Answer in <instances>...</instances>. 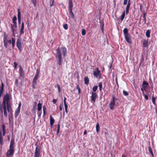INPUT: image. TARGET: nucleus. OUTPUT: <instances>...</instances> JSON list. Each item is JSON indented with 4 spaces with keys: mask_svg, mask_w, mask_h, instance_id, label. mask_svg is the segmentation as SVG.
<instances>
[{
    "mask_svg": "<svg viewBox=\"0 0 157 157\" xmlns=\"http://www.w3.org/2000/svg\"><path fill=\"white\" fill-rule=\"evenodd\" d=\"M12 99L11 95L10 93H6L4 96L2 105L0 106L1 111L2 113L3 111L4 115L7 116V112L11 113L12 110L11 100Z\"/></svg>",
    "mask_w": 157,
    "mask_h": 157,
    "instance_id": "obj_1",
    "label": "nucleus"
},
{
    "mask_svg": "<svg viewBox=\"0 0 157 157\" xmlns=\"http://www.w3.org/2000/svg\"><path fill=\"white\" fill-rule=\"evenodd\" d=\"M57 54L56 57L58 59V63L59 65L62 64V56L63 57L67 53V49L64 47L58 48L56 50Z\"/></svg>",
    "mask_w": 157,
    "mask_h": 157,
    "instance_id": "obj_2",
    "label": "nucleus"
},
{
    "mask_svg": "<svg viewBox=\"0 0 157 157\" xmlns=\"http://www.w3.org/2000/svg\"><path fill=\"white\" fill-rule=\"evenodd\" d=\"M14 140H11L10 142L9 150H8L6 153L7 157H13L14 152Z\"/></svg>",
    "mask_w": 157,
    "mask_h": 157,
    "instance_id": "obj_3",
    "label": "nucleus"
},
{
    "mask_svg": "<svg viewBox=\"0 0 157 157\" xmlns=\"http://www.w3.org/2000/svg\"><path fill=\"white\" fill-rule=\"evenodd\" d=\"M121 103V102L118 99L115 98V97L113 96L110 101L109 107L110 109H113L115 106H118Z\"/></svg>",
    "mask_w": 157,
    "mask_h": 157,
    "instance_id": "obj_4",
    "label": "nucleus"
},
{
    "mask_svg": "<svg viewBox=\"0 0 157 157\" xmlns=\"http://www.w3.org/2000/svg\"><path fill=\"white\" fill-rule=\"evenodd\" d=\"M36 145L35 151V157H39L40 154V147L37 145L36 144H35Z\"/></svg>",
    "mask_w": 157,
    "mask_h": 157,
    "instance_id": "obj_5",
    "label": "nucleus"
},
{
    "mask_svg": "<svg viewBox=\"0 0 157 157\" xmlns=\"http://www.w3.org/2000/svg\"><path fill=\"white\" fill-rule=\"evenodd\" d=\"M21 39L20 37L18 38L17 41V46L19 50L20 51H21Z\"/></svg>",
    "mask_w": 157,
    "mask_h": 157,
    "instance_id": "obj_6",
    "label": "nucleus"
},
{
    "mask_svg": "<svg viewBox=\"0 0 157 157\" xmlns=\"http://www.w3.org/2000/svg\"><path fill=\"white\" fill-rule=\"evenodd\" d=\"M37 110L38 112H37V114L38 116L40 117L42 113L41 111V110L42 109V105L41 103H39L37 105Z\"/></svg>",
    "mask_w": 157,
    "mask_h": 157,
    "instance_id": "obj_7",
    "label": "nucleus"
},
{
    "mask_svg": "<svg viewBox=\"0 0 157 157\" xmlns=\"http://www.w3.org/2000/svg\"><path fill=\"white\" fill-rule=\"evenodd\" d=\"M124 36L127 42L129 44H131L132 40L130 35L129 34H127Z\"/></svg>",
    "mask_w": 157,
    "mask_h": 157,
    "instance_id": "obj_8",
    "label": "nucleus"
},
{
    "mask_svg": "<svg viewBox=\"0 0 157 157\" xmlns=\"http://www.w3.org/2000/svg\"><path fill=\"white\" fill-rule=\"evenodd\" d=\"M91 94L92 95L91 97V100L94 102H95L97 98V94L96 93L93 92H92Z\"/></svg>",
    "mask_w": 157,
    "mask_h": 157,
    "instance_id": "obj_9",
    "label": "nucleus"
},
{
    "mask_svg": "<svg viewBox=\"0 0 157 157\" xmlns=\"http://www.w3.org/2000/svg\"><path fill=\"white\" fill-rule=\"evenodd\" d=\"M142 85V87L144 90H146L149 86L148 83L145 81H143Z\"/></svg>",
    "mask_w": 157,
    "mask_h": 157,
    "instance_id": "obj_10",
    "label": "nucleus"
},
{
    "mask_svg": "<svg viewBox=\"0 0 157 157\" xmlns=\"http://www.w3.org/2000/svg\"><path fill=\"white\" fill-rule=\"evenodd\" d=\"M97 71H94V75L97 78L98 77L99 75H100V71L98 70V68L97 67L96 68Z\"/></svg>",
    "mask_w": 157,
    "mask_h": 157,
    "instance_id": "obj_11",
    "label": "nucleus"
},
{
    "mask_svg": "<svg viewBox=\"0 0 157 157\" xmlns=\"http://www.w3.org/2000/svg\"><path fill=\"white\" fill-rule=\"evenodd\" d=\"M18 11V13H17V17L18 19V24H20L21 21V12L20 9H18L17 10Z\"/></svg>",
    "mask_w": 157,
    "mask_h": 157,
    "instance_id": "obj_12",
    "label": "nucleus"
},
{
    "mask_svg": "<svg viewBox=\"0 0 157 157\" xmlns=\"http://www.w3.org/2000/svg\"><path fill=\"white\" fill-rule=\"evenodd\" d=\"M19 74L21 77H24V73L21 66H20L19 68Z\"/></svg>",
    "mask_w": 157,
    "mask_h": 157,
    "instance_id": "obj_13",
    "label": "nucleus"
},
{
    "mask_svg": "<svg viewBox=\"0 0 157 157\" xmlns=\"http://www.w3.org/2000/svg\"><path fill=\"white\" fill-rule=\"evenodd\" d=\"M54 122V120L53 119V117L52 116L50 115V124L51 126H52Z\"/></svg>",
    "mask_w": 157,
    "mask_h": 157,
    "instance_id": "obj_14",
    "label": "nucleus"
},
{
    "mask_svg": "<svg viewBox=\"0 0 157 157\" xmlns=\"http://www.w3.org/2000/svg\"><path fill=\"white\" fill-rule=\"evenodd\" d=\"M24 24L23 22H22L21 25V29L20 32V34L21 35V34L23 33L24 31H23V29H24Z\"/></svg>",
    "mask_w": 157,
    "mask_h": 157,
    "instance_id": "obj_15",
    "label": "nucleus"
},
{
    "mask_svg": "<svg viewBox=\"0 0 157 157\" xmlns=\"http://www.w3.org/2000/svg\"><path fill=\"white\" fill-rule=\"evenodd\" d=\"M39 71H38V69H37L36 71V74L35 75V76L34 77V78L35 79H36L37 80L38 78H39Z\"/></svg>",
    "mask_w": 157,
    "mask_h": 157,
    "instance_id": "obj_16",
    "label": "nucleus"
},
{
    "mask_svg": "<svg viewBox=\"0 0 157 157\" xmlns=\"http://www.w3.org/2000/svg\"><path fill=\"white\" fill-rule=\"evenodd\" d=\"M7 41L6 40V38H5L3 40V43L4 46L6 48H7L8 47V44Z\"/></svg>",
    "mask_w": 157,
    "mask_h": 157,
    "instance_id": "obj_17",
    "label": "nucleus"
},
{
    "mask_svg": "<svg viewBox=\"0 0 157 157\" xmlns=\"http://www.w3.org/2000/svg\"><path fill=\"white\" fill-rule=\"evenodd\" d=\"M20 109L17 108V109L16 110L15 113V117H17L18 115L20 112Z\"/></svg>",
    "mask_w": 157,
    "mask_h": 157,
    "instance_id": "obj_18",
    "label": "nucleus"
},
{
    "mask_svg": "<svg viewBox=\"0 0 157 157\" xmlns=\"http://www.w3.org/2000/svg\"><path fill=\"white\" fill-rule=\"evenodd\" d=\"M73 4L72 2H69V8L68 10H70L71 9V10H72L73 8Z\"/></svg>",
    "mask_w": 157,
    "mask_h": 157,
    "instance_id": "obj_19",
    "label": "nucleus"
},
{
    "mask_svg": "<svg viewBox=\"0 0 157 157\" xmlns=\"http://www.w3.org/2000/svg\"><path fill=\"white\" fill-rule=\"evenodd\" d=\"M84 83L86 84H88L89 82V79L88 77H85L84 79Z\"/></svg>",
    "mask_w": 157,
    "mask_h": 157,
    "instance_id": "obj_20",
    "label": "nucleus"
},
{
    "mask_svg": "<svg viewBox=\"0 0 157 157\" xmlns=\"http://www.w3.org/2000/svg\"><path fill=\"white\" fill-rule=\"evenodd\" d=\"M102 85L103 82H99L98 84V86L99 88V90L100 91H101L102 90Z\"/></svg>",
    "mask_w": 157,
    "mask_h": 157,
    "instance_id": "obj_21",
    "label": "nucleus"
},
{
    "mask_svg": "<svg viewBox=\"0 0 157 157\" xmlns=\"http://www.w3.org/2000/svg\"><path fill=\"white\" fill-rule=\"evenodd\" d=\"M148 41L146 40H144L143 42L144 47H146L147 46Z\"/></svg>",
    "mask_w": 157,
    "mask_h": 157,
    "instance_id": "obj_22",
    "label": "nucleus"
},
{
    "mask_svg": "<svg viewBox=\"0 0 157 157\" xmlns=\"http://www.w3.org/2000/svg\"><path fill=\"white\" fill-rule=\"evenodd\" d=\"M125 15V11H124L123 12L122 14L121 15V16L120 17V19L121 21H122L123 20V19Z\"/></svg>",
    "mask_w": 157,
    "mask_h": 157,
    "instance_id": "obj_23",
    "label": "nucleus"
},
{
    "mask_svg": "<svg viewBox=\"0 0 157 157\" xmlns=\"http://www.w3.org/2000/svg\"><path fill=\"white\" fill-rule=\"evenodd\" d=\"M123 33L124 34V36L127 34H129L128 33V30L127 28H125L123 30Z\"/></svg>",
    "mask_w": 157,
    "mask_h": 157,
    "instance_id": "obj_24",
    "label": "nucleus"
},
{
    "mask_svg": "<svg viewBox=\"0 0 157 157\" xmlns=\"http://www.w3.org/2000/svg\"><path fill=\"white\" fill-rule=\"evenodd\" d=\"M69 13L70 16L71 17L74 18V13L72 11V10L71 9L70 10H69Z\"/></svg>",
    "mask_w": 157,
    "mask_h": 157,
    "instance_id": "obj_25",
    "label": "nucleus"
},
{
    "mask_svg": "<svg viewBox=\"0 0 157 157\" xmlns=\"http://www.w3.org/2000/svg\"><path fill=\"white\" fill-rule=\"evenodd\" d=\"M148 150L149 153L153 156L154 155L151 147L149 146L148 147Z\"/></svg>",
    "mask_w": 157,
    "mask_h": 157,
    "instance_id": "obj_26",
    "label": "nucleus"
},
{
    "mask_svg": "<svg viewBox=\"0 0 157 157\" xmlns=\"http://www.w3.org/2000/svg\"><path fill=\"white\" fill-rule=\"evenodd\" d=\"M37 83V80L33 78V88H34V86Z\"/></svg>",
    "mask_w": 157,
    "mask_h": 157,
    "instance_id": "obj_27",
    "label": "nucleus"
},
{
    "mask_svg": "<svg viewBox=\"0 0 157 157\" xmlns=\"http://www.w3.org/2000/svg\"><path fill=\"white\" fill-rule=\"evenodd\" d=\"M96 130L98 132L99 131V124L98 123H97L96 125Z\"/></svg>",
    "mask_w": 157,
    "mask_h": 157,
    "instance_id": "obj_28",
    "label": "nucleus"
},
{
    "mask_svg": "<svg viewBox=\"0 0 157 157\" xmlns=\"http://www.w3.org/2000/svg\"><path fill=\"white\" fill-rule=\"evenodd\" d=\"M3 143V138L1 136V132L0 131V144L2 145Z\"/></svg>",
    "mask_w": 157,
    "mask_h": 157,
    "instance_id": "obj_29",
    "label": "nucleus"
},
{
    "mask_svg": "<svg viewBox=\"0 0 157 157\" xmlns=\"http://www.w3.org/2000/svg\"><path fill=\"white\" fill-rule=\"evenodd\" d=\"M146 35L147 37L149 38L150 37V31L149 30L147 31Z\"/></svg>",
    "mask_w": 157,
    "mask_h": 157,
    "instance_id": "obj_30",
    "label": "nucleus"
},
{
    "mask_svg": "<svg viewBox=\"0 0 157 157\" xmlns=\"http://www.w3.org/2000/svg\"><path fill=\"white\" fill-rule=\"evenodd\" d=\"M130 4H131L130 0H128V4L126 8V9H129V8L130 7Z\"/></svg>",
    "mask_w": 157,
    "mask_h": 157,
    "instance_id": "obj_31",
    "label": "nucleus"
},
{
    "mask_svg": "<svg viewBox=\"0 0 157 157\" xmlns=\"http://www.w3.org/2000/svg\"><path fill=\"white\" fill-rule=\"evenodd\" d=\"M12 42L11 43L12 44L13 47L15 45V40L14 38H12Z\"/></svg>",
    "mask_w": 157,
    "mask_h": 157,
    "instance_id": "obj_32",
    "label": "nucleus"
},
{
    "mask_svg": "<svg viewBox=\"0 0 157 157\" xmlns=\"http://www.w3.org/2000/svg\"><path fill=\"white\" fill-rule=\"evenodd\" d=\"M54 0H50V7H51L54 5Z\"/></svg>",
    "mask_w": 157,
    "mask_h": 157,
    "instance_id": "obj_33",
    "label": "nucleus"
},
{
    "mask_svg": "<svg viewBox=\"0 0 157 157\" xmlns=\"http://www.w3.org/2000/svg\"><path fill=\"white\" fill-rule=\"evenodd\" d=\"M155 101V98L153 96H152V102L155 105H156Z\"/></svg>",
    "mask_w": 157,
    "mask_h": 157,
    "instance_id": "obj_34",
    "label": "nucleus"
},
{
    "mask_svg": "<svg viewBox=\"0 0 157 157\" xmlns=\"http://www.w3.org/2000/svg\"><path fill=\"white\" fill-rule=\"evenodd\" d=\"M97 88H98V86H94L93 87V91L94 92H96V91L97 90Z\"/></svg>",
    "mask_w": 157,
    "mask_h": 157,
    "instance_id": "obj_35",
    "label": "nucleus"
},
{
    "mask_svg": "<svg viewBox=\"0 0 157 157\" xmlns=\"http://www.w3.org/2000/svg\"><path fill=\"white\" fill-rule=\"evenodd\" d=\"M123 93L124 96H127L128 95V93L124 90H123Z\"/></svg>",
    "mask_w": 157,
    "mask_h": 157,
    "instance_id": "obj_36",
    "label": "nucleus"
},
{
    "mask_svg": "<svg viewBox=\"0 0 157 157\" xmlns=\"http://www.w3.org/2000/svg\"><path fill=\"white\" fill-rule=\"evenodd\" d=\"M17 19V18L16 16H14L12 20H13V22L14 23V22H16V20Z\"/></svg>",
    "mask_w": 157,
    "mask_h": 157,
    "instance_id": "obj_37",
    "label": "nucleus"
},
{
    "mask_svg": "<svg viewBox=\"0 0 157 157\" xmlns=\"http://www.w3.org/2000/svg\"><path fill=\"white\" fill-rule=\"evenodd\" d=\"M86 30L84 29H82V35H84L86 34Z\"/></svg>",
    "mask_w": 157,
    "mask_h": 157,
    "instance_id": "obj_38",
    "label": "nucleus"
},
{
    "mask_svg": "<svg viewBox=\"0 0 157 157\" xmlns=\"http://www.w3.org/2000/svg\"><path fill=\"white\" fill-rule=\"evenodd\" d=\"M64 107H65V111L67 113V107H68V106H67V105L66 104V103L64 104Z\"/></svg>",
    "mask_w": 157,
    "mask_h": 157,
    "instance_id": "obj_39",
    "label": "nucleus"
},
{
    "mask_svg": "<svg viewBox=\"0 0 157 157\" xmlns=\"http://www.w3.org/2000/svg\"><path fill=\"white\" fill-rule=\"evenodd\" d=\"M143 17L144 18V23H145L146 22V16H145V13H144V15L143 16Z\"/></svg>",
    "mask_w": 157,
    "mask_h": 157,
    "instance_id": "obj_40",
    "label": "nucleus"
},
{
    "mask_svg": "<svg viewBox=\"0 0 157 157\" xmlns=\"http://www.w3.org/2000/svg\"><path fill=\"white\" fill-rule=\"evenodd\" d=\"M63 27L66 30L68 29V26L67 24H65L63 25Z\"/></svg>",
    "mask_w": 157,
    "mask_h": 157,
    "instance_id": "obj_41",
    "label": "nucleus"
},
{
    "mask_svg": "<svg viewBox=\"0 0 157 157\" xmlns=\"http://www.w3.org/2000/svg\"><path fill=\"white\" fill-rule=\"evenodd\" d=\"M3 136H4L6 133L5 130V127H4V125L3 126Z\"/></svg>",
    "mask_w": 157,
    "mask_h": 157,
    "instance_id": "obj_42",
    "label": "nucleus"
},
{
    "mask_svg": "<svg viewBox=\"0 0 157 157\" xmlns=\"http://www.w3.org/2000/svg\"><path fill=\"white\" fill-rule=\"evenodd\" d=\"M11 31H12V32H13V35H14V34H15V32H14V31H15V30L14 29H13V26L12 25H11Z\"/></svg>",
    "mask_w": 157,
    "mask_h": 157,
    "instance_id": "obj_43",
    "label": "nucleus"
},
{
    "mask_svg": "<svg viewBox=\"0 0 157 157\" xmlns=\"http://www.w3.org/2000/svg\"><path fill=\"white\" fill-rule=\"evenodd\" d=\"M32 2L34 6H36V0H32Z\"/></svg>",
    "mask_w": 157,
    "mask_h": 157,
    "instance_id": "obj_44",
    "label": "nucleus"
},
{
    "mask_svg": "<svg viewBox=\"0 0 157 157\" xmlns=\"http://www.w3.org/2000/svg\"><path fill=\"white\" fill-rule=\"evenodd\" d=\"M63 107V103L62 104H61L59 105V109L60 110H62V108Z\"/></svg>",
    "mask_w": 157,
    "mask_h": 157,
    "instance_id": "obj_45",
    "label": "nucleus"
},
{
    "mask_svg": "<svg viewBox=\"0 0 157 157\" xmlns=\"http://www.w3.org/2000/svg\"><path fill=\"white\" fill-rule=\"evenodd\" d=\"M128 0H124V5H125L127 3Z\"/></svg>",
    "mask_w": 157,
    "mask_h": 157,
    "instance_id": "obj_46",
    "label": "nucleus"
},
{
    "mask_svg": "<svg viewBox=\"0 0 157 157\" xmlns=\"http://www.w3.org/2000/svg\"><path fill=\"white\" fill-rule=\"evenodd\" d=\"M60 128V125L59 124H58V128L57 130V134H58L59 132V130Z\"/></svg>",
    "mask_w": 157,
    "mask_h": 157,
    "instance_id": "obj_47",
    "label": "nucleus"
},
{
    "mask_svg": "<svg viewBox=\"0 0 157 157\" xmlns=\"http://www.w3.org/2000/svg\"><path fill=\"white\" fill-rule=\"evenodd\" d=\"M13 23V25H12L13 26L16 28H17V25L16 22H14V23Z\"/></svg>",
    "mask_w": 157,
    "mask_h": 157,
    "instance_id": "obj_48",
    "label": "nucleus"
},
{
    "mask_svg": "<svg viewBox=\"0 0 157 157\" xmlns=\"http://www.w3.org/2000/svg\"><path fill=\"white\" fill-rule=\"evenodd\" d=\"M144 97L145 98V99L146 100H147L148 99V97L147 95L146 94H144Z\"/></svg>",
    "mask_w": 157,
    "mask_h": 157,
    "instance_id": "obj_49",
    "label": "nucleus"
},
{
    "mask_svg": "<svg viewBox=\"0 0 157 157\" xmlns=\"http://www.w3.org/2000/svg\"><path fill=\"white\" fill-rule=\"evenodd\" d=\"M21 102H20L19 103L18 106V108L21 109Z\"/></svg>",
    "mask_w": 157,
    "mask_h": 157,
    "instance_id": "obj_50",
    "label": "nucleus"
},
{
    "mask_svg": "<svg viewBox=\"0 0 157 157\" xmlns=\"http://www.w3.org/2000/svg\"><path fill=\"white\" fill-rule=\"evenodd\" d=\"M14 67L15 68H16L17 66V63L16 62H14Z\"/></svg>",
    "mask_w": 157,
    "mask_h": 157,
    "instance_id": "obj_51",
    "label": "nucleus"
},
{
    "mask_svg": "<svg viewBox=\"0 0 157 157\" xmlns=\"http://www.w3.org/2000/svg\"><path fill=\"white\" fill-rule=\"evenodd\" d=\"M58 92L59 93L60 92V86H58Z\"/></svg>",
    "mask_w": 157,
    "mask_h": 157,
    "instance_id": "obj_52",
    "label": "nucleus"
},
{
    "mask_svg": "<svg viewBox=\"0 0 157 157\" xmlns=\"http://www.w3.org/2000/svg\"><path fill=\"white\" fill-rule=\"evenodd\" d=\"M56 101H57V100L56 99H53L52 101V102L54 104L56 103Z\"/></svg>",
    "mask_w": 157,
    "mask_h": 157,
    "instance_id": "obj_53",
    "label": "nucleus"
},
{
    "mask_svg": "<svg viewBox=\"0 0 157 157\" xmlns=\"http://www.w3.org/2000/svg\"><path fill=\"white\" fill-rule=\"evenodd\" d=\"M66 98L65 97H64V100H63V102H64V104L66 103Z\"/></svg>",
    "mask_w": 157,
    "mask_h": 157,
    "instance_id": "obj_54",
    "label": "nucleus"
},
{
    "mask_svg": "<svg viewBox=\"0 0 157 157\" xmlns=\"http://www.w3.org/2000/svg\"><path fill=\"white\" fill-rule=\"evenodd\" d=\"M129 9H126V14H128V13Z\"/></svg>",
    "mask_w": 157,
    "mask_h": 157,
    "instance_id": "obj_55",
    "label": "nucleus"
},
{
    "mask_svg": "<svg viewBox=\"0 0 157 157\" xmlns=\"http://www.w3.org/2000/svg\"><path fill=\"white\" fill-rule=\"evenodd\" d=\"M7 41L10 44H11L12 42H11V40H9Z\"/></svg>",
    "mask_w": 157,
    "mask_h": 157,
    "instance_id": "obj_56",
    "label": "nucleus"
},
{
    "mask_svg": "<svg viewBox=\"0 0 157 157\" xmlns=\"http://www.w3.org/2000/svg\"><path fill=\"white\" fill-rule=\"evenodd\" d=\"M43 111H44V110L46 111V107H44V106H43Z\"/></svg>",
    "mask_w": 157,
    "mask_h": 157,
    "instance_id": "obj_57",
    "label": "nucleus"
},
{
    "mask_svg": "<svg viewBox=\"0 0 157 157\" xmlns=\"http://www.w3.org/2000/svg\"><path fill=\"white\" fill-rule=\"evenodd\" d=\"M36 104H37V103L36 102H35L34 103V105L33 106L34 108L36 107Z\"/></svg>",
    "mask_w": 157,
    "mask_h": 157,
    "instance_id": "obj_58",
    "label": "nucleus"
},
{
    "mask_svg": "<svg viewBox=\"0 0 157 157\" xmlns=\"http://www.w3.org/2000/svg\"><path fill=\"white\" fill-rule=\"evenodd\" d=\"M46 110H44V111H43L44 116H45L46 113Z\"/></svg>",
    "mask_w": 157,
    "mask_h": 157,
    "instance_id": "obj_59",
    "label": "nucleus"
},
{
    "mask_svg": "<svg viewBox=\"0 0 157 157\" xmlns=\"http://www.w3.org/2000/svg\"><path fill=\"white\" fill-rule=\"evenodd\" d=\"M76 89H77L78 90V89H80V88L79 87V86L78 85H77V86H76Z\"/></svg>",
    "mask_w": 157,
    "mask_h": 157,
    "instance_id": "obj_60",
    "label": "nucleus"
},
{
    "mask_svg": "<svg viewBox=\"0 0 157 157\" xmlns=\"http://www.w3.org/2000/svg\"><path fill=\"white\" fill-rule=\"evenodd\" d=\"M78 93L79 94H80V89H78Z\"/></svg>",
    "mask_w": 157,
    "mask_h": 157,
    "instance_id": "obj_61",
    "label": "nucleus"
},
{
    "mask_svg": "<svg viewBox=\"0 0 157 157\" xmlns=\"http://www.w3.org/2000/svg\"><path fill=\"white\" fill-rule=\"evenodd\" d=\"M86 134V131L85 130L84 132V134Z\"/></svg>",
    "mask_w": 157,
    "mask_h": 157,
    "instance_id": "obj_62",
    "label": "nucleus"
},
{
    "mask_svg": "<svg viewBox=\"0 0 157 157\" xmlns=\"http://www.w3.org/2000/svg\"><path fill=\"white\" fill-rule=\"evenodd\" d=\"M141 91H142V92L144 91V88H143V87H142V88H141Z\"/></svg>",
    "mask_w": 157,
    "mask_h": 157,
    "instance_id": "obj_63",
    "label": "nucleus"
},
{
    "mask_svg": "<svg viewBox=\"0 0 157 157\" xmlns=\"http://www.w3.org/2000/svg\"><path fill=\"white\" fill-rule=\"evenodd\" d=\"M122 157H126V156L124 155H122Z\"/></svg>",
    "mask_w": 157,
    "mask_h": 157,
    "instance_id": "obj_64",
    "label": "nucleus"
}]
</instances>
